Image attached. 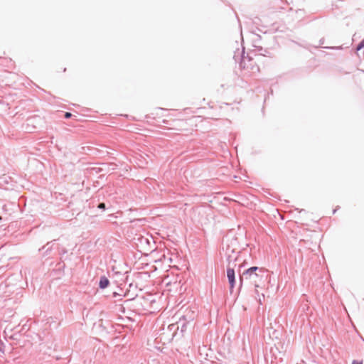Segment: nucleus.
Returning <instances> with one entry per match:
<instances>
[{
	"instance_id": "nucleus-6",
	"label": "nucleus",
	"mask_w": 364,
	"mask_h": 364,
	"mask_svg": "<svg viewBox=\"0 0 364 364\" xmlns=\"http://www.w3.org/2000/svg\"><path fill=\"white\" fill-rule=\"evenodd\" d=\"M364 48V38L360 42V43L357 46L356 50L358 51Z\"/></svg>"
},
{
	"instance_id": "nucleus-8",
	"label": "nucleus",
	"mask_w": 364,
	"mask_h": 364,
	"mask_svg": "<svg viewBox=\"0 0 364 364\" xmlns=\"http://www.w3.org/2000/svg\"><path fill=\"white\" fill-rule=\"evenodd\" d=\"M71 116H72V114L70 112H65V118H66V119L70 118Z\"/></svg>"
},
{
	"instance_id": "nucleus-9",
	"label": "nucleus",
	"mask_w": 364,
	"mask_h": 364,
	"mask_svg": "<svg viewBox=\"0 0 364 364\" xmlns=\"http://www.w3.org/2000/svg\"><path fill=\"white\" fill-rule=\"evenodd\" d=\"M352 364H363L362 362H359L357 360H353Z\"/></svg>"
},
{
	"instance_id": "nucleus-10",
	"label": "nucleus",
	"mask_w": 364,
	"mask_h": 364,
	"mask_svg": "<svg viewBox=\"0 0 364 364\" xmlns=\"http://www.w3.org/2000/svg\"><path fill=\"white\" fill-rule=\"evenodd\" d=\"M49 244H50V243H49V242H48V243L46 244V246H43V249L46 248V247L48 246V245H49Z\"/></svg>"
},
{
	"instance_id": "nucleus-4",
	"label": "nucleus",
	"mask_w": 364,
	"mask_h": 364,
	"mask_svg": "<svg viewBox=\"0 0 364 364\" xmlns=\"http://www.w3.org/2000/svg\"><path fill=\"white\" fill-rule=\"evenodd\" d=\"M109 281L105 276H102L100 277V282H99V287L100 289H105L109 286Z\"/></svg>"
},
{
	"instance_id": "nucleus-1",
	"label": "nucleus",
	"mask_w": 364,
	"mask_h": 364,
	"mask_svg": "<svg viewBox=\"0 0 364 364\" xmlns=\"http://www.w3.org/2000/svg\"><path fill=\"white\" fill-rule=\"evenodd\" d=\"M267 274L266 272L257 267H252L245 270L240 276V288L242 287L245 281L249 282L255 287V293L258 294L257 288L262 287L266 279Z\"/></svg>"
},
{
	"instance_id": "nucleus-12",
	"label": "nucleus",
	"mask_w": 364,
	"mask_h": 364,
	"mask_svg": "<svg viewBox=\"0 0 364 364\" xmlns=\"http://www.w3.org/2000/svg\"><path fill=\"white\" fill-rule=\"evenodd\" d=\"M48 250H50V247H48L46 250V252H48Z\"/></svg>"
},
{
	"instance_id": "nucleus-5",
	"label": "nucleus",
	"mask_w": 364,
	"mask_h": 364,
	"mask_svg": "<svg viewBox=\"0 0 364 364\" xmlns=\"http://www.w3.org/2000/svg\"><path fill=\"white\" fill-rule=\"evenodd\" d=\"M255 50L258 52L259 55L263 56H267L269 53L267 50L263 49L261 46H255Z\"/></svg>"
},
{
	"instance_id": "nucleus-11",
	"label": "nucleus",
	"mask_w": 364,
	"mask_h": 364,
	"mask_svg": "<svg viewBox=\"0 0 364 364\" xmlns=\"http://www.w3.org/2000/svg\"><path fill=\"white\" fill-rule=\"evenodd\" d=\"M245 55V52L243 51L242 55V59H244V58H245V55Z\"/></svg>"
},
{
	"instance_id": "nucleus-2",
	"label": "nucleus",
	"mask_w": 364,
	"mask_h": 364,
	"mask_svg": "<svg viewBox=\"0 0 364 364\" xmlns=\"http://www.w3.org/2000/svg\"><path fill=\"white\" fill-rule=\"evenodd\" d=\"M223 252L226 257L229 265H230L231 262H235L240 253V250L237 248V239L232 238L230 242L227 240L225 244H223Z\"/></svg>"
},
{
	"instance_id": "nucleus-3",
	"label": "nucleus",
	"mask_w": 364,
	"mask_h": 364,
	"mask_svg": "<svg viewBox=\"0 0 364 364\" xmlns=\"http://www.w3.org/2000/svg\"><path fill=\"white\" fill-rule=\"evenodd\" d=\"M227 277L228 279V282L230 284V289L232 291L235 287V270L230 265L228 264L227 268Z\"/></svg>"
},
{
	"instance_id": "nucleus-7",
	"label": "nucleus",
	"mask_w": 364,
	"mask_h": 364,
	"mask_svg": "<svg viewBox=\"0 0 364 364\" xmlns=\"http://www.w3.org/2000/svg\"><path fill=\"white\" fill-rule=\"evenodd\" d=\"M97 207H98V208L102 209V210H105V208H106L105 203H99Z\"/></svg>"
}]
</instances>
